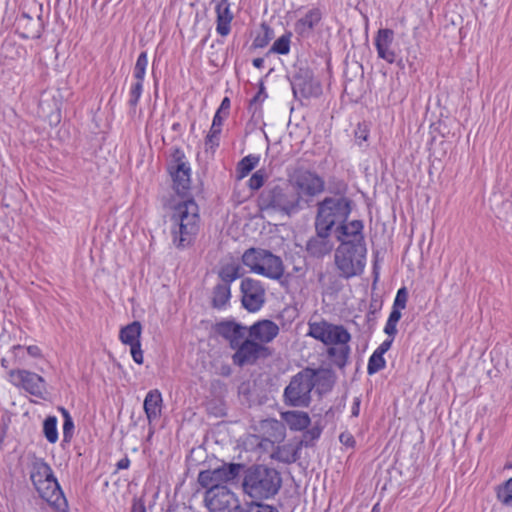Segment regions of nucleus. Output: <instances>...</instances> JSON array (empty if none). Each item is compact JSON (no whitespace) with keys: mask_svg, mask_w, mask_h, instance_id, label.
<instances>
[{"mask_svg":"<svg viewBox=\"0 0 512 512\" xmlns=\"http://www.w3.org/2000/svg\"><path fill=\"white\" fill-rule=\"evenodd\" d=\"M258 207L262 212H273L287 217L303 209L299 196L292 188L280 185L266 187L258 197Z\"/></svg>","mask_w":512,"mask_h":512,"instance_id":"obj_3","label":"nucleus"},{"mask_svg":"<svg viewBox=\"0 0 512 512\" xmlns=\"http://www.w3.org/2000/svg\"><path fill=\"white\" fill-rule=\"evenodd\" d=\"M308 328V336L327 346L348 344L351 340V334L343 325L332 324L326 320L309 322Z\"/></svg>","mask_w":512,"mask_h":512,"instance_id":"obj_10","label":"nucleus"},{"mask_svg":"<svg viewBox=\"0 0 512 512\" xmlns=\"http://www.w3.org/2000/svg\"><path fill=\"white\" fill-rule=\"evenodd\" d=\"M242 263L251 272L272 280H279L284 275L282 259L272 252L261 248H249L242 255Z\"/></svg>","mask_w":512,"mask_h":512,"instance_id":"obj_7","label":"nucleus"},{"mask_svg":"<svg viewBox=\"0 0 512 512\" xmlns=\"http://www.w3.org/2000/svg\"><path fill=\"white\" fill-rule=\"evenodd\" d=\"M28 355H30L33 358H42L43 353L39 346L37 345H29L26 347Z\"/></svg>","mask_w":512,"mask_h":512,"instance_id":"obj_58","label":"nucleus"},{"mask_svg":"<svg viewBox=\"0 0 512 512\" xmlns=\"http://www.w3.org/2000/svg\"><path fill=\"white\" fill-rule=\"evenodd\" d=\"M385 366L386 360L384 359V356L376 352H373L368 360L367 373L368 375H374L377 372L384 369Z\"/></svg>","mask_w":512,"mask_h":512,"instance_id":"obj_42","label":"nucleus"},{"mask_svg":"<svg viewBox=\"0 0 512 512\" xmlns=\"http://www.w3.org/2000/svg\"><path fill=\"white\" fill-rule=\"evenodd\" d=\"M270 39L269 29H266V32L263 35H258L255 37L253 46L256 48H263L269 43Z\"/></svg>","mask_w":512,"mask_h":512,"instance_id":"obj_55","label":"nucleus"},{"mask_svg":"<svg viewBox=\"0 0 512 512\" xmlns=\"http://www.w3.org/2000/svg\"><path fill=\"white\" fill-rule=\"evenodd\" d=\"M281 420L289 427L292 431H304L311 423V419L307 412L291 410L281 412Z\"/></svg>","mask_w":512,"mask_h":512,"instance_id":"obj_29","label":"nucleus"},{"mask_svg":"<svg viewBox=\"0 0 512 512\" xmlns=\"http://www.w3.org/2000/svg\"><path fill=\"white\" fill-rule=\"evenodd\" d=\"M281 487V473L275 468L254 464L244 470L242 489L254 501L274 498Z\"/></svg>","mask_w":512,"mask_h":512,"instance_id":"obj_2","label":"nucleus"},{"mask_svg":"<svg viewBox=\"0 0 512 512\" xmlns=\"http://www.w3.org/2000/svg\"><path fill=\"white\" fill-rule=\"evenodd\" d=\"M220 145V134L213 133V131H209L205 138V151L211 152L212 154Z\"/></svg>","mask_w":512,"mask_h":512,"instance_id":"obj_48","label":"nucleus"},{"mask_svg":"<svg viewBox=\"0 0 512 512\" xmlns=\"http://www.w3.org/2000/svg\"><path fill=\"white\" fill-rule=\"evenodd\" d=\"M280 332L279 326L270 319H261L248 327V336L254 341L267 346Z\"/></svg>","mask_w":512,"mask_h":512,"instance_id":"obj_20","label":"nucleus"},{"mask_svg":"<svg viewBox=\"0 0 512 512\" xmlns=\"http://www.w3.org/2000/svg\"><path fill=\"white\" fill-rule=\"evenodd\" d=\"M218 275L223 282L222 284H227L230 286L233 281L243 275V269L237 263H229L221 267Z\"/></svg>","mask_w":512,"mask_h":512,"instance_id":"obj_34","label":"nucleus"},{"mask_svg":"<svg viewBox=\"0 0 512 512\" xmlns=\"http://www.w3.org/2000/svg\"><path fill=\"white\" fill-rule=\"evenodd\" d=\"M314 226L316 234L307 241L306 251L313 258H322L333 249V244L330 240L331 231L322 229L317 225Z\"/></svg>","mask_w":512,"mask_h":512,"instance_id":"obj_21","label":"nucleus"},{"mask_svg":"<svg viewBox=\"0 0 512 512\" xmlns=\"http://www.w3.org/2000/svg\"><path fill=\"white\" fill-rule=\"evenodd\" d=\"M267 174L264 169H259L252 174L248 181V186L251 190H259L265 183Z\"/></svg>","mask_w":512,"mask_h":512,"instance_id":"obj_47","label":"nucleus"},{"mask_svg":"<svg viewBox=\"0 0 512 512\" xmlns=\"http://www.w3.org/2000/svg\"><path fill=\"white\" fill-rule=\"evenodd\" d=\"M496 496L502 505L512 507V477L496 488Z\"/></svg>","mask_w":512,"mask_h":512,"instance_id":"obj_37","label":"nucleus"},{"mask_svg":"<svg viewBox=\"0 0 512 512\" xmlns=\"http://www.w3.org/2000/svg\"><path fill=\"white\" fill-rule=\"evenodd\" d=\"M246 512H279L278 509L272 505L264 504L262 501L252 500Z\"/></svg>","mask_w":512,"mask_h":512,"instance_id":"obj_49","label":"nucleus"},{"mask_svg":"<svg viewBox=\"0 0 512 512\" xmlns=\"http://www.w3.org/2000/svg\"><path fill=\"white\" fill-rule=\"evenodd\" d=\"M395 33L392 29L381 28L377 31L374 38V45L379 58L389 64L397 63L402 65V59L398 60V53L393 48Z\"/></svg>","mask_w":512,"mask_h":512,"instance_id":"obj_17","label":"nucleus"},{"mask_svg":"<svg viewBox=\"0 0 512 512\" xmlns=\"http://www.w3.org/2000/svg\"><path fill=\"white\" fill-rule=\"evenodd\" d=\"M170 234L177 249L189 247L199 231V207L192 198H187L173 207L170 216Z\"/></svg>","mask_w":512,"mask_h":512,"instance_id":"obj_1","label":"nucleus"},{"mask_svg":"<svg viewBox=\"0 0 512 512\" xmlns=\"http://www.w3.org/2000/svg\"><path fill=\"white\" fill-rule=\"evenodd\" d=\"M322 19V12L319 8L310 9L303 17L295 22V32L300 36H308Z\"/></svg>","mask_w":512,"mask_h":512,"instance_id":"obj_26","label":"nucleus"},{"mask_svg":"<svg viewBox=\"0 0 512 512\" xmlns=\"http://www.w3.org/2000/svg\"><path fill=\"white\" fill-rule=\"evenodd\" d=\"M130 512H146V507L143 501L135 500L132 504Z\"/></svg>","mask_w":512,"mask_h":512,"instance_id":"obj_60","label":"nucleus"},{"mask_svg":"<svg viewBox=\"0 0 512 512\" xmlns=\"http://www.w3.org/2000/svg\"><path fill=\"white\" fill-rule=\"evenodd\" d=\"M348 186L343 180H333L329 182L328 192L333 194L332 197H347Z\"/></svg>","mask_w":512,"mask_h":512,"instance_id":"obj_46","label":"nucleus"},{"mask_svg":"<svg viewBox=\"0 0 512 512\" xmlns=\"http://www.w3.org/2000/svg\"><path fill=\"white\" fill-rule=\"evenodd\" d=\"M16 32L23 39H38L43 31L41 16L36 19L26 12L21 13L15 20Z\"/></svg>","mask_w":512,"mask_h":512,"instance_id":"obj_22","label":"nucleus"},{"mask_svg":"<svg viewBox=\"0 0 512 512\" xmlns=\"http://www.w3.org/2000/svg\"><path fill=\"white\" fill-rule=\"evenodd\" d=\"M339 347L330 346L327 349V355L333 364L339 368L347 365L351 349L348 344H339Z\"/></svg>","mask_w":512,"mask_h":512,"instance_id":"obj_32","label":"nucleus"},{"mask_svg":"<svg viewBox=\"0 0 512 512\" xmlns=\"http://www.w3.org/2000/svg\"><path fill=\"white\" fill-rule=\"evenodd\" d=\"M394 339L395 337L388 336V339L384 340L374 352L384 355L391 348Z\"/></svg>","mask_w":512,"mask_h":512,"instance_id":"obj_56","label":"nucleus"},{"mask_svg":"<svg viewBox=\"0 0 512 512\" xmlns=\"http://www.w3.org/2000/svg\"><path fill=\"white\" fill-rule=\"evenodd\" d=\"M262 428L271 431L270 436L273 438V440H270L268 438H262L258 441L257 446L261 449L268 450L270 447H274L275 442H280L285 437V426L276 419H268L263 421Z\"/></svg>","mask_w":512,"mask_h":512,"instance_id":"obj_25","label":"nucleus"},{"mask_svg":"<svg viewBox=\"0 0 512 512\" xmlns=\"http://www.w3.org/2000/svg\"><path fill=\"white\" fill-rule=\"evenodd\" d=\"M363 222L361 220H352L350 222H342L335 229L336 239L344 242H359L365 244L363 235Z\"/></svg>","mask_w":512,"mask_h":512,"instance_id":"obj_23","label":"nucleus"},{"mask_svg":"<svg viewBox=\"0 0 512 512\" xmlns=\"http://www.w3.org/2000/svg\"><path fill=\"white\" fill-rule=\"evenodd\" d=\"M214 330L219 336L228 341L232 350L248 336V327L234 320L220 321L216 323Z\"/></svg>","mask_w":512,"mask_h":512,"instance_id":"obj_19","label":"nucleus"},{"mask_svg":"<svg viewBox=\"0 0 512 512\" xmlns=\"http://www.w3.org/2000/svg\"><path fill=\"white\" fill-rule=\"evenodd\" d=\"M360 398L356 397L354 398L352 407H351V414L353 417H357L360 413Z\"/></svg>","mask_w":512,"mask_h":512,"instance_id":"obj_61","label":"nucleus"},{"mask_svg":"<svg viewBox=\"0 0 512 512\" xmlns=\"http://www.w3.org/2000/svg\"><path fill=\"white\" fill-rule=\"evenodd\" d=\"M366 244L340 242L335 250V265L340 276L346 279L362 274L366 265Z\"/></svg>","mask_w":512,"mask_h":512,"instance_id":"obj_6","label":"nucleus"},{"mask_svg":"<svg viewBox=\"0 0 512 512\" xmlns=\"http://www.w3.org/2000/svg\"><path fill=\"white\" fill-rule=\"evenodd\" d=\"M216 13V31L221 36H227L231 31L233 13L229 0H211Z\"/></svg>","mask_w":512,"mask_h":512,"instance_id":"obj_24","label":"nucleus"},{"mask_svg":"<svg viewBox=\"0 0 512 512\" xmlns=\"http://www.w3.org/2000/svg\"><path fill=\"white\" fill-rule=\"evenodd\" d=\"M234 351L232 361L239 367L254 365L260 358H268L273 354L271 348L258 341H254L249 336H247Z\"/></svg>","mask_w":512,"mask_h":512,"instance_id":"obj_13","label":"nucleus"},{"mask_svg":"<svg viewBox=\"0 0 512 512\" xmlns=\"http://www.w3.org/2000/svg\"><path fill=\"white\" fill-rule=\"evenodd\" d=\"M267 98V93L265 92L264 83L260 82L259 91L257 94L250 100V109H254L253 114H255L258 106Z\"/></svg>","mask_w":512,"mask_h":512,"instance_id":"obj_51","label":"nucleus"},{"mask_svg":"<svg viewBox=\"0 0 512 512\" xmlns=\"http://www.w3.org/2000/svg\"><path fill=\"white\" fill-rule=\"evenodd\" d=\"M352 211V200L348 197H325L316 204L314 225L332 232L333 228L346 222Z\"/></svg>","mask_w":512,"mask_h":512,"instance_id":"obj_4","label":"nucleus"},{"mask_svg":"<svg viewBox=\"0 0 512 512\" xmlns=\"http://www.w3.org/2000/svg\"><path fill=\"white\" fill-rule=\"evenodd\" d=\"M252 63L255 68L261 69L264 67V59L263 58H255V59H253Z\"/></svg>","mask_w":512,"mask_h":512,"instance_id":"obj_63","label":"nucleus"},{"mask_svg":"<svg viewBox=\"0 0 512 512\" xmlns=\"http://www.w3.org/2000/svg\"><path fill=\"white\" fill-rule=\"evenodd\" d=\"M339 439H340V442L346 446H353L355 443L353 436L349 433H342L340 435Z\"/></svg>","mask_w":512,"mask_h":512,"instance_id":"obj_59","label":"nucleus"},{"mask_svg":"<svg viewBox=\"0 0 512 512\" xmlns=\"http://www.w3.org/2000/svg\"><path fill=\"white\" fill-rule=\"evenodd\" d=\"M260 156L249 154L242 158L237 164L238 178L246 177L259 163Z\"/></svg>","mask_w":512,"mask_h":512,"instance_id":"obj_35","label":"nucleus"},{"mask_svg":"<svg viewBox=\"0 0 512 512\" xmlns=\"http://www.w3.org/2000/svg\"><path fill=\"white\" fill-rule=\"evenodd\" d=\"M317 371L305 368L294 375L285 387L283 401L285 405L296 408H307L311 404V392L316 385Z\"/></svg>","mask_w":512,"mask_h":512,"instance_id":"obj_5","label":"nucleus"},{"mask_svg":"<svg viewBox=\"0 0 512 512\" xmlns=\"http://www.w3.org/2000/svg\"><path fill=\"white\" fill-rule=\"evenodd\" d=\"M228 116H224L223 114H218L217 112L215 113L214 117H213V120H212V125L210 127V130L209 131H213V133H219L221 134V131H222V125H223V122L224 120L227 118Z\"/></svg>","mask_w":512,"mask_h":512,"instance_id":"obj_53","label":"nucleus"},{"mask_svg":"<svg viewBox=\"0 0 512 512\" xmlns=\"http://www.w3.org/2000/svg\"><path fill=\"white\" fill-rule=\"evenodd\" d=\"M371 512H379V504H375L371 510Z\"/></svg>","mask_w":512,"mask_h":512,"instance_id":"obj_64","label":"nucleus"},{"mask_svg":"<svg viewBox=\"0 0 512 512\" xmlns=\"http://www.w3.org/2000/svg\"><path fill=\"white\" fill-rule=\"evenodd\" d=\"M168 172L172 178L175 192L185 197L190 190L191 168L184 151L179 147H172L170 150Z\"/></svg>","mask_w":512,"mask_h":512,"instance_id":"obj_9","label":"nucleus"},{"mask_svg":"<svg viewBox=\"0 0 512 512\" xmlns=\"http://www.w3.org/2000/svg\"><path fill=\"white\" fill-rule=\"evenodd\" d=\"M24 347L20 344L13 345L9 352L13 357V361L15 364L22 365L25 362V353H24Z\"/></svg>","mask_w":512,"mask_h":512,"instance_id":"obj_52","label":"nucleus"},{"mask_svg":"<svg viewBox=\"0 0 512 512\" xmlns=\"http://www.w3.org/2000/svg\"><path fill=\"white\" fill-rule=\"evenodd\" d=\"M129 466H130V459L127 456L121 458L116 464V467L118 470L128 469Z\"/></svg>","mask_w":512,"mask_h":512,"instance_id":"obj_62","label":"nucleus"},{"mask_svg":"<svg viewBox=\"0 0 512 512\" xmlns=\"http://www.w3.org/2000/svg\"><path fill=\"white\" fill-rule=\"evenodd\" d=\"M130 352L133 360L137 364L143 363V351L141 349V343H136L135 345L130 346Z\"/></svg>","mask_w":512,"mask_h":512,"instance_id":"obj_54","label":"nucleus"},{"mask_svg":"<svg viewBox=\"0 0 512 512\" xmlns=\"http://www.w3.org/2000/svg\"><path fill=\"white\" fill-rule=\"evenodd\" d=\"M300 445L297 443H286L281 446H277L272 451L270 457L278 462L284 464H292L300 458Z\"/></svg>","mask_w":512,"mask_h":512,"instance_id":"obj_27","label":"nucleus"},{"mask_svg":"<svg viewBox=\"0 0 512 512\" xmlns=\"http://www.w3.org/2000/svg\"><path fill=\"white\" fill-rule=\"evenodd\" d=\"M204 502L210 512H240L237 496L226 486L209 488L205 492Z\"/></svg>","mask_w":512,"mask_h":512,"instance_id":"obj_12","label":"nucleus"},{"mask_svg":"<svg viewBox=\"0 0 512 512\" xmlns=\"http://www.w3.org/2000/svg\"><path fill=\"white\" fill-rule=\"evenodd\" d=\"M163 399L158 389L150 390L144 399V411L148 421L151 423L157 420L162 411Z\"/></svg>","mask_w":512,"mask_h":512,"instance_id":"obj_28","label":"nucleus"},{"mask_svg":"<svg viewBox=\"0 0 512 512\" xmlns=\"http://www.w3.org/2000/svg\"><path fill=\"white\" fill-rule=\"evenodd\" d=\"M245 466L241 463H223L213 470L201 471L198 475V482L204 488L225 486L224 484L236 480Z\"/></svg>","mask_w":512,"mask_h":512,"instance_id":"obj_11","label":"nucleus"},{"mask_svg":"<svg viewBox=\"0 0 512 512\" xmlns=\"http://www.w3.org/2000/svg\"><path fill=\"white\" fill-rule=\"evenodd\" d=\"M39 496L49 503L54 509L64 511L67 507V501L64 493L53 475L51 478L44 480L43 483L35 486Z\"/></svg>","mask_w":512,"mask_h":512,"instance_id":"obj_18","label":"nucleus"},{"mask_svg":"<svg viewBox=\"0 0 512 512\" xmlns=\"http://www.w3.org/2000/svg\"><path fill=\"white\" fill-rule=\"evenodd\" d=\"M241 303L249 312L259 311L265 303V288L261 281L250 277L242 279L240 284Z\"/></svg>","mask_w":512,"mask_h":512,"instance_id":"obj_15","label":"nucleus"},{"mask_svg":"<svg viewBox=\"0 0 512 512\" xmlns=\"http://www.w3.org/2000/svg\"><path fill=\"white\" fill-rule=\"evenodd\" d=\"M291 86L294 96L298 99L316 97L321 93V85L309 69L300 68L293 75Z\"/></svg>","mask_w":512,"mask_h":512,"instance_id":"obj_16","label":"nucleus"},{"mask_svg":"<svg viewBox=\"0 0 512 512\" xmlns=\"http://www.w3.org/2000/svg\"><path fill=\"white\" fill-rule=\"evenodd\" d=\"M231 298L230 286L227 284H217L213 289L212 305L214 308L222 309Z\"/></svg>","mask_w":512,"mask_h":512,"instance_id":"obj_33","label":"nucleus"},{"mask_svg":"<svg viewBox=\"0 0 512 512\" xmlns=\"http://www.w3.org/2000/svg\"><path fill=\"white\" fill-rule=\"evenodd\" d=\"M408 301V292L406 287H402L397 291L392 307L403 310L406 308Z\"/></svg>","mask_w":512,"mask_h":512,"instance_id":"obj_50","label":"nucleus"},{"mask_svg":"<svg viewBox=\"0 0 512 512\" xmlns=\"http://www.w3.org/2000/svg\"><path fill=\"white\" fill-rule=\"evenodd\" d=\"M143 92V83L134 82L129 91L128 105L135 111Z\"/></svg>","mask_w":512,"mask_h":512,"instance_id":"obj_45","label":"nucleus"},{"mask_svg":"<svg viewBox=\"0 0 512 512\" xmlns=\"http://www.w3.org/2000/svg\"><path fill=\"white\" fill-rule=\"evenodd\" d=\"M57 417L47 416L43 422V434L49 443H56L58 440Z\"/></svg>","mask_w":512,"mask_h":512,"instance_id":"obj_36","label":"nucleus"},{"mask_svg":"<svg viewBox=\"0 0 512 512\" xmlns=\"http://www.w3.org/2000/svg\"><path fill=\"white\" fill-rule=\"evenodd\" d=\"M8 375L13 386L23 389L35 397L44 398L47 385L45 379L39 374L26 369H12Z\"/></svg>","mask_w":512,"mask_h":512,"instance_id":"obj_14","label":"nucleus"},{"mask_svg":"<svg viewBox=\"0 0 512 512\" xmlns=\"http://www.w3.org/2000/svg\"><path fill=\"white\" fill-rule=\"evenodd\" d=\"M321 432V428L316 426L306 430L303 433L302 439L298 442V444L300 445L301 448L303 446H312L313 442L320 437Z\"/></svg>","mask_w":512,"mask_h":512,"instance_id":"obj_44","label":"nucleus"},{"mask_svg":"<svg viewBox=\"0 0 512 512\" xmlns=\"http://www.w3.org/2000/svg\"><path fill=\"white\" fill-rule=\"evenodd\" d=\"M401 311L402 310H400V309L392 307V310L389 314V317H388L387 322L384 327V332L388 336L395 337L397 335V333H398L397 324L402 316Z\"/></svg>","mask_w":512,"mask_h":512,"instance_id":"obj_41","label":"nucleus"},{"mask_svg":"<svg viewBox=\"0 0 512 512\" xmlns=\"http://www.w3.org/2000/svg\"><path fill=\"white\" fill-rule=\"evenodd\" d=\"M230 108H231V101H230V98L229 97H224L222 99V102L219 106V108L217 109V113L218 114H223L224 116H229V113H230Z\"/></svg>","mask_w":512,"mask_h":512,"instance_id":"obj_57","label":"nucleus"},{"mask_svg":"<svg viewBox=\"0 0 512 512\" xmlns=\"http://www.w3.org/2000/svg\"><path fill=\"white\" fill-rule=\"evenodd\" d=\"M148 66V55L146 51H142L135 63V66L133 68V77L135 79V82H141L144 83L145 75H146V69Z\"/></svg>","mask_w":512,"mask_h":512,"instance_id":"obj_38","label":"nucleus"},{"mask_svg":"<svg viewBox=\"0 0 512 512\" xmlns=\"http://www.w3.org/2000/svg\"><path fill=\"white\" fill-rule=\"evenodd\" d=\"M2 52L6 58L10 59H26L27 50L13 42H6L2 45Z\"/></svg>","mask_w":512,"mask_h":512,"instance_id":"obj_39","label":"nucleus"},{"mask_svg":"<svg viewBox=\"0 0 512 512\" xmlns=\"http://www.w3.org/2000/svg\"><path fill=\"white\" fill-rule=\"evenodd\" d=\"M58 410L63 417V442L69 443L74 433V421L66 408L59 407Z\"/></svg>","mask_w":512,"mask_h":512,"instance_id":"obj_40","label":"nucleus"},{"mask_svg":"<svg viewBox=\"0 0 512 512\" xmlns=\"http://www.w3.org/2000/svg\"><path fill=\"white\" fill-rule=\"evenodd\" d=\"M141 332V323L138 321H134L120 330L119 338L123 344L132 346L135 345L136 343H141Z\"/></svg>","mask_w":512,"mask_h":512,"instance_id":"obj_31","label":"nucleus"},{"mask_svg":"<svg viewBox=\"0 0 512 512\" xmlns=\"http://www.w3.org/2000/svg\"><path fill=\"white\" fill-rule=\"evenodd\" d=\"M290 38L291 34H284L280 36L270 48V52L281 55H286L290 51Z\"/></svg>","mask_w":512,"mask_h":512,"instance_id":"obj_43","label":"nucleus"},{"mask_svg":"<svg viewBox=\"0 0 512 512\" xmlns=\"http://www.w3.org/2000/svg\"><path fill=\"white\" fill-rule=\"evenodd\" d=\"M292 190L299 196V202L309 204L312 199L325 191L323 177L315 171L299 168L289 179Z\"/></svg>","mask_w":512,"mask_h":512,"instance_id":"obj_8","label":"nucleus"},{"mask_svg":"<svg viewBox=\"0 0 512 512\" xmlns=\"http://www.w3.org/2000/svg\"><path fill=\"white\" fill-rule=\"evenodd\" d=\"M54 475L52 468L43 458H35L31 463L30 479L35 486Z\"/></svg>","mask_w":512,"mask_h":512,"instance_id":"obj_30","label":"nucleus"}]
</instances>
